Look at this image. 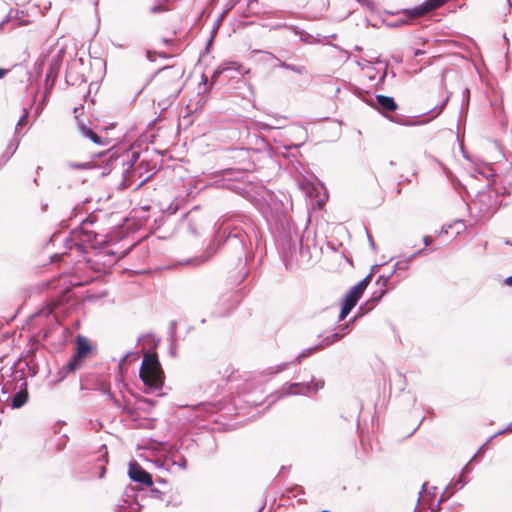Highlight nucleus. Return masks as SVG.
Listing matches in <instances>:
<instances>
[{
    "instance_id": "obj_27",
    "label": "nucleus",
    "mask_w": 512,
    "mask_h": 512,
    "mask_svg": "<svg viewBox=\"0 0 512 512\" xmlns=\"http://www.w3.org/2000/svg\"><path fill=\"white\" fill-rule=\"evenodd\" d=\"M227 11H223L219 17L214 21L213 23V26H212V29H211V32L210 34H212V37H216L221 25H222V22H223V19L225 18V15H226Z\"/></svg>"
},
{
    "instance_id": "obj_6",
    "label": "nucleus",
    "mask_w": 512,
    "mask_h": 512,
    "mask_svg": "<svg viewBox=\"0 0 512 512\" xmlns=\"http://www.w3.org/2000/svg\"><path fill=\"white\" fill-rule=\"evenodd\" d=\"M140 377L143 383L152 389H161L164 384V372L162 371L156 353L146 352L140 367Z\"/></svg>"
},
{
    "instance_id": "obj_41",
    "label": "nucleus",
    "mask_w": 512,
    "mask_h": 512,
    "mask_svg": "<svg viewBox=\"0 0 512 512\" xmlns=\"http://www.w3.org/2000/svg\"><path fill=\"white\" fill-rule=\"evenodd\" d=\"M9 160V155L2 154L0 156V168H2Z\"/></svg>"
},
{
    "instance_id": "obj_22",
    "label": "nucleus",
    "mask_w": 512,
    "mask_h": 512,
    "mask_svg": "<svg viewBox=\"0 0 512 512\" xmlns=\"http://www.w3.org/2000/svg\"><path fill=\"white\" fill-rule=\"evenodd\" d=\"M165 72H168L169 73V77L170 78H173V79H179L183 76L184 74V69H182L181 67H178L176 65H172V66H164L162 68H159L152 76V78H154L155 76H157L158 74H161V73H165Z\"/></svg>"
},
{
    "instance_id": "obj_1",
    "label": "nucleus",
    "mask_w": 512,
    "mask_h": 512,
    "mask_svg": "<svg viewBox=\"0 0 512 512\" xmlns=\"http://www.w3.org/2000/svg\"><path fill=\"white\" fill-rule=\"evenodd\" d=\"M247 221H249V218L244 214L223 216L214 225L213 240L208 245L205 255L178 260L171 267H198L214 255L218 249L222 248L225 254L231 258L232 264L238 269L233 283L237 286L240 285L249 273L247 264L254 259V253L250 248L251 239L247 231L240 225Z\"/></svg>"
},
{
    "instance_id": "obj_48",
    "label": "nucleus",
    "mask_w": 512,
    "mask_h": 512,
    "mask_svg": "<svg viewBox=\"0 0 512 512\" xmlns=\"http://www.w3.org/2000/svg\"><path fill=\"white\" fill-rule=\"evenodd\" d=\"M503 284H504V285H507V286H509V287H512V275H511V276L506 277V278L503 280Z\"/></svg>"
},
{
    "instance_id": "obj_60",
    "label": "nucleus",
    "mask_w": 512,
    "mask_h": 512,
    "mask_svg": "<svg viewBox=\"0 0 512 512\" xmlns=\"http://www.w3.org/2000/svg\"><path fill=\"white\" fill-rule=\"evenodd\" d=\"M47 208H48V204H47V203H46V204H42V205H41V210H42V211H46V210H47Z\"/></svg>"
},
{
    "instance_id": "obj_47",
    "label": "nucleus",
    "mask_w": 512,
    "mask_h": 512,
    "mask_svg": "<svg viewBox=\"0 0 512 512\" xmlns=\"http://www.w3.org/2000/svg\"><path fill=\"white\" fill-rule=\"evenodd\" d=\"M449 101V97H446V99L443 100V102L438 106L439 108V111H442L444 109V107L447 105ZM437 109V107H434L432 110H435Z\"/></svg>"
},
{
    "instance_id": "obj_20",
    "label": "nucleus",
    "mask_w": 512,
    "mask_h": 512,
    "mask_svg": "<svg viewBox=\"0 0 512 512\" xmlns=\"http://www.w3.org/2000/svg\"><path fill=\"white\" fill-rule=\"evenodd\" d=\"M98 157L104 158L103 162H105V165L102 167L103 171L101 172V176L105 177L112 170V162L117 161L119 159V156L116 154V152H111V150H107L105 152L99 153Z\"/></svg>"
},
{
    "instance_id": "obj_46",
    "label": "nucleus",
    "mask_w": 512,
    "mask_h": 512,
    "mask_svg": "<svg viewBox=\"0 0 512 512\" xmlns=\"http://www.w3.org/2000/svg\"><path fill=\"white\" fill-rule=\"evenodd\" d=\"M277 61H278V67L288 70V67H289L290 63H287L285 61H281L278 58H277Z\"/></svg>"
},
{
    "instance_id": "obj_17",
    "label": "nucleus",
    "mask_w": 512,
    "mask_h": 512,
    "mask_svg": "<svg viewBox=\"0 0 512 512\" xmlns=\"http://www.w3.org/2000/svg\"><path fill=\"white\" fill-rule=\"evenodd\" d=\"M401 13L405 16V19L400 20L399 22L393 24V26H397L400 24L407 23L408 21L414 20L416 18L423 17L428 12L426 10V7L424 6L423 2L417 6H414L412 8H406L401 11Z\"/></svg>"
},
{
    "instance_id": "obj_5",
    "label": "nucleus",
    "mask_w": 512,
    "mask_h": 512,
    "mask_svg": "<svg viewBox=\"0 0 512 512\" xmlns=\"http://www.w3.org/2000/svg\"><path fill=\"white\" fill-rule=\"evenodd\" d=\"M379 266L380 265H373L371 272L347 291L341 300L339 312V305L336 303L327 306L323 311L326 312L329 317L337 316V320H344L356 306L358 300L361 298L367 285L371 281L373 271L379 268Z\"/></svg>"
},
{
    "instance_id": "obj_32",
    "label": "nucleus",
    "mask_w": 512,
    "mask_h": 512,
    "mask_svg": "<svg viewBox=\"0 0 512 512\" xmlns=\"http://www.w3.org/2000/svg\"><path fill=\"white\" fill-rule=\"evenodd\" d=\"M200 84L204 85L203 93H209L213 87V83H209L208 77L205 74H202Z\"/></svg>"
},
{
    "instance_id": "obj_12",
    "label": "nucleus",
    "mask_w": 512,
    "mask_h": 512,
    "mask_svg": "<svg viewBox=\"0 0 512 512\" xmlns=\"http://www.w3.org/2000/svg\"><path fill=\"white\" fill-rule=\"evenodd\" d=\"M85 61L83 58H74L68 65L66 70L65 81L68 85H82L87 82L85 77Z\"/></svg>"
},
{
    "instance_id": "obj_37",
    "label": "nucleus",
    "mask_w": 512,
    "mask_h": 512,
    "mask_svg": "<svg viewBox=\"0 0 512 512\" xmlns=\"http://www.w3.org/2000/svg\"><path fill=\"white\" fill-rule=\"evenodd\" d=\"M189 232L194 236H200L201 233L198 231V229L195 227V225L190 221L188 224Z\"/></svg>"
},
{
    "instance_id": "obj_36",
    "label": "nucleus",
    "mask_w": 512,
    "mask_h": 512,
    "mask_svg": "<svg viewBox=\"0 0 512 512\" xmlns=\"http://www.w3.org/2000/svg\"><path fill=\"white\" fill-rule=\"evenodd\" d=\"M366 234H367V238H368V242H369V245L371 247V249L376 252L377 251V246L375 244V241L372 237V235L370 234V232L366 229Z\"/></svg>"
},
{
    "instance_id": "obj_2",
    "label": "nucleus",
    "mask_w": 512,
    "mask_h": 512,
    "mask_svg": "<svg viewBox=\"0 0 512 512\" xmlns=\"http://www.w3.org/2000/svg\"><path fill=\"white\" fill-rule=\"evenodd\" d=\"M273 205L275 209H270L269 212L266 211L264 216L267 222L272 225L277 232V241L281 249L282 257L286 268H289L294 262V259H298L297 252L302 239L299 237L291 219L283 211V203L275 201Z\"/></svg>"
},
{
    "instance_id": "obj_40",
    "label": "nucleus",
    "mask_w": 512,
    "mask_h": 512,
    "mask_svg": "<svg viewBox=\"0 0 512 512\" xmlns=\"http://www.w3.org/2000/svg\"><path fill=\"white\" fill-rule=\"evenodd\" d=\"M165 8L162 6V5H154L153 7H151L150 11L152 13H160L162 11H164Z\"/></svg>"
},
{
    "instance_id": "obj_38",
    "label": "nucleus",
    "mask_w": 512,
    "mask_h": 512,
    "mask_svg": "<svg viewBox=\"0 0 512 512\" xmlns=\"http://www.w3.org/2000/svg\"><path fill=\"white\" fill-rule=\"evenodd\" d=\"M215 37H212V34H210L209 39L207 40L206 46H205V53H209L210 48L213 45Z\"/></svg>"
},
{
    "instance_id": "obj_15",
    "label": "nucleus",
    "mask_w": 512,
    "mask_h": 512,
    "mask_svg": "<svg viewBox=\"0 0 512 512\" xmlns=\"http://www.w3.org/2000/svg\"><path fill=\"white\" fill-rule=\"evenodd\" d=\"M75 118L77 119L78 130L84 137L88 138L94 144L99 146H107L110 143L109 139L97 135L94 130L89 127L83 120H80L78 117Z\"/></svg>"
},
{
    "instance_id": "obj_26",
    "label": "nucleus",
    "mask_w": 512,
    "mask_h": 512,
    "mask_svg": "<svg viewBox=\"0 0 512 512\" xmlns=\"http://www.w3.org/2000/svg\"><path fill=\"white\" fill-rule=\"evenodd\" d=\"M448 1L449 0H425L423 4L426 7L427 12L429 13L442 7Z\"/></svg>"
},
{
    "instance_id": "obj_14",
    "label": "nucleus",
    "mask_w": 512,
    "mask_h": 512,
    "mask_svg": "<svg viewBox=\"0 0 512 512\" xmlns=\"http://www.w3.org/2000/svg\"><path fill=\"white\" fill-rule=\"evenodd\" d=\"M128 475L135 482L142 483L148 487L153 485L151 475L145 471L137 462H132L129 464Z\"/></svg>"
},
{
    "instance_id": "obj_33",
    "label": "nucleus",
    "mask_w": 512,
    "mask_h": 512,
    "mask_svg": "<svg viewBox=\"0 0 512 512\" xmlns=\"http://www.w3.org/2000/svg\"><path fill=\"white\" fill-rule=\"evenodd\" d=\"M305 389H309V387L307 385L295 383V384L291 385L290 393H294V394L303 393Z\"/></svg>"
},
{
    "instance_id": "obj_10",
    "label": "nucleus",
    "mask_w": 512,
    "mask_h": 512,
    "mask_svg": "<svg viewBox=\"0 0 512 512\" xmlns=\"http://www.w3.org/2000/svg\"><path fill=\"white\" fill-rule=\"evenodd\" d=\"M71 235L76 236L81 241L82 244V255L88 253V247L96 249L100 247L102 244H106L107 241L104 239V236L96 233L93 230H88L82 225L71 230Z\"/></svg>"
},
{
    "instance_id": "obj_19",
    "label": "nucleus",
    "mask_w": 512,
    "mask_h": 512,
    "mask_svg": "<svg viewBox=\"0 0 512 512\" xmlns=\"http://www.w3.org/2000/svg\"><path fill=\"white\" fill-rule=\"evenodd\" d=\"M241 67L240 64L236 63V62H229V63H223L221 65H219L212 73V76H211V81L212 83H216L218 78L225 72H228V71H235V72H238L239 71V68Z\"/></svg>"
},
{
    "instance_id": "obj_49",
    "label": "nucleus",
    "mask_w": 512,
    "mask_h": 512,
    "mask_svg": "<svg viewBox=\"0 0 512 512\" xmlns=\"http://www.w3.org/2000/svg\"><path fill=\"white\" fill-rule=\"evenodd\" d=\"M331 46H333L334 48L338 49L339 51L345 53L347 55V57L350 56V53L347 50H344V49H342L341 47H339V46H337L335 44H331Z\"/></svg>"
},
{
    "instance_id": "obj_16",
    "label": "nucleus",
    "mask_w": 512,
    "mask_h": 512,
    "mask_svg": "<svg viewBox=\"0 0 512 512\" xmlns=\"http://www.w3.org/2000/svg\"><path fill=\"white\" fill-rule=\"evenodd\" d=\"M367 103L372 107L379 106L381 110L388 112H393L398 108V105L393 97L382 94L376 95L374 100L372 99Z\"/></svg>"
},
{
    "instance_id": "obj_21",
    "label": "nucleus",
    "mask_w": 512,
    "mask_h": 512,
    "mask_svg": "<svg viewBox=\"0 0 512 512\" xmlns=\"http://www.w3.org/2000/svg\"><path fill=\"white\" fill-rule=\"evenodd\" d=\"M298 259H294L299 265H308L311 261L312 254L310 248L305 247L303 244V240L300 241L299 250L297 252Z\"/></svg>"
},
{
    "instance_id": "obj_11",
    "label": "nucleus",
    "mask_w": 512,
    "mask_h": 512,
    "mask_svg": "<svg viewBox=\"0 0 512 512\" xmlns=\"http://www.w3.org/2000/svg\"><path fill=\"white\" fill-rule=\"evenodd\" d=\"M64 312L65 308L58 300H51L43 303L41 307L30 313L26 317V320L32 321L37 318H49L50 316H53V320H61V318L65 316Z\"/></svg>"
},
{
    "instance_id": "obj_56",
    "label": "nucleus",
    "mask_w": 512,
    "mask_h": 512,
    "mask_svg": "<svg viewBox=\"0 0 512 512\" xmlns=\"http://www.w3.org/2000/svg\"><path fill=\"white\" fill-rule=\"evenodd\" d=\"M306 356H307V355H306V354H304V353L300 354V355L297 357V361H298V363H301L302 359H303L304 357H306Z\"/></svg>"
},
{
    "instance_id": "obj_28",
    "label": "nucleus",
    "mask_w": 512,
    "mask_h": 512,
    "mask_svg": "<svg viewBox=\"0 0 512 512\" xmlns=\"http://www.w3.org/2000/svg\"><path fill=\"white\" fill-rule=\"evenodd\" d=\"M98 221V217L95 214V211L89 213L84 219H82L80 225L85 227V225H94Z\"/></svg>"
},
{
    "instance_id": "obj_39",
    "label": "nucleus",
    "mask_w": 512,
    "mask_h": 512,
    "mask_svg": "<svg viewBox=\"0 0 512 512\" xmlns=\"http://www.w3.org/2000/svg\"><path fill=\"white\" fill-rule=\"evenodd\" d=\"M423 241V244L427 247V246H430L432 243H433V238L429 235H425L422 239Z\"/></svg>"
},
{
    "instance_id": "obj_8",
    "label": "nucleus",
    "mask_w": 512,
    "mask_h": 512,
    "mask_svg": "<svg viewBox=\"0 0 512 512\" xmlns=\"http://www.w3.org/2000/svg\"><path fill=\"white\" fill-rule=\"evenodd\" d=\"M75 343V352L71 359L64 366L68 373H72L78 370L82 366L83 361L92 353L94 349L89 340L80 334L77 335Z\"/></svg>"
},
{
    "instance_id": "obj_30",
    "label": "nucleus",
    "mask_w": 512,
    "mask_h": 512,
    "mask_svg": "<svg viewBox=\"0 0 512 512\" xmlns=\"http://www.w3.org/2000/svg\"><path fill=\"white\" fill-rule=\"evenodd\" d=\"M18 146H19V142L18 141L17 142L11 141L8 144L6 150H5V152L3 154L4 155H9V159H10L14 155V153L16 152Z\"/></svg>"
},
{
    "instance_id": "obj_61",
    "label": "nucleus",
    "mask_w": 512,
    "mask_h": 512,
    "mask_svg": "<svg viewBox=\"0 0 512 512\" xmlns=\"http://www.w3.org/2000/svg\"><path fill=\"white\" fill-rule=\"evenodd\" d=\"M444 233H447V230L445 227H442L441 230L439 231V235H442Z\"/></svg>"
},
{
    "instance_id": "obj_52",
    "label": "nucleus",
    "mask_w": 512,
    "mask_h": 512,
    "mask_svg": "<svg viewBox=\"0 0 512 512\" xmlns=\"http://www.w3.org/2000/svg\"><path fill=\"white\" fill-rule=\"evenodd\" d=\"M167 211L169 212L170 215H172V214H174L177 211V207H172V205H170L167 208Z\"/></svg>"
},
{
    "instance_id": "obj_31",
    "label": "nucleus",
    "mask_w": 512,
    "mask_h": 512,
    "mask_svg": "<svg viewBox=\"0 0 512 512\" xmlns=\"http://www.w3.org/2000/svg\"><path fill=\"white\" fill-rule=\"evenodd\" d=\"M288 70L300 75L307 73V68L304 65L289 64Z\"/></svg>"
},
{
    "instance_id": "obj_29",
    "label": "nucleus",
    "mask_w": 512,
    "mask_h": 512,
    "mask_svg": "<svg viewBox=\"0 0 512 512\" xmlns=\"http://www.w3.org/2000/svg\"><path fill=\"white\" fill-rule=\"evenodd\" d=\"M69 166L72 169H77V170H88V169L93 168V165L91 162H84V163L71 162V163H69Z\"/></svg>"
},
{
    "instance_id": "obj_64",
    "label": "nucleus",
    "mask_w": 512,
    "mask_h": 512,
    "mask_svg": "<svg viewBox=\"0 0 512 512\" xmlns=\"http://www.w3.org/2000/svg\"><path fill=\"white\" fill-rule=\"evenodd\" d=\"M315 39H320V40L322 41L324 38H323L320 34H317V35L315 36Z\"/></svg>"
},
{
    "instance_id": "obj_62",
    "label": "nucleus",
    "mask_w": 512,
    "mask_h": 512,
    "mask_svg": "<svg viewBox=\"0 0 512 512\" xmlns=\"http://www.w3.org/2000/svg\"><path fill=\"white\" fill-rule=\"evenodd\" d=\"M14 12H15L14 18L19 17V14H20V13H23L22 11H19V10H16V11H14Z\"/></svg>"
},
{
    "instance_id": "obj_7",
    "label": "nucleus",
    "mask_w": 512,
    "mask_h": 512,
    "mask_svg": "<svg viewBox=\"0 0 512 512\" xmlns=\"http://www.w3.org/2000/svg\"><path fill=\"white\" fill-rule=\"evenodd\" d=\"M243 297L244 293L240 288H233L222 292L215 304L213 316L219 318L229 317Z\"/></svg>"
},
{
    "instance_id": "obj_53",
    "label": "nucleus",
    "mask_w": 512,
    "mask_h": 512,
    "mask_svg": "<svg viewBox=\"0 0 512 512\" xmlns=\"http://www.w3.org/2000/svg\"><path fill=\"white\" fill-rule=\"evenodd\" d=\"M146 57H147V59H148L149 61H151V62H153V61H154V58H153V56H152V53H151V51H149V50H148V51H147V53H146Z\"/></svg>"
},
{
    "instance_id": "obj_63",
    "label": "nucleus",
    "mask_w": 512,
    "mask_h": 512,
    "mask_svg": "<svg viewBox=\"0 0 512 512\" xmlns=\"http://www.w3.org/2000/svg\"><path fill=\"white\" fill-rule=\"evenodd\" d=\"M421 54H423V51H421V50H419V49H418V50H416V52H415V56H418V55H421Z\"/></svg>"
},
{
    "instance_id": "obj_4",
    "label": "nucleus",
    "mask_w": 512,
    "mask_h": 512,
    "mask_svg": "<svg viewBox=\"0 0 512 512\" xmlns=\"http://www.w3.org/2000/svg\"><path fill=\"white\" fill-rule=\"evenodd\" d=\"M217 174L221 177L217 180L219 187L230 190L245 199H250L252 197L254 184L250 179L252 174L248 170L226 168L219 171Z\"/></svg>"
},
{
    "instance_id": "obj_3",
    "label": "nucleus",
    "mask_w": 512,
    "mask_h": 512,
    "mask_svg": "<svg viewBox=\"0 0 512 512\" xmlns=\"http://www.w3.org/2000/svg\"><path fill=\"white\" fill-rule=\"evenodd\" d=\"M426 254L427 252L425 248L419 249L413 254L409 255L403 261H398L397 263H395L393 270L388 275H380L376 281V284L379 286L378 289L372 293L371 297L365 303L359 306L356 315L350 320H359L360 318L365 316L369 311H371L388 292L387 286L390 282L391 277L397 272V270H408L409 265L414 258Z\"/></svg>"
},
{
    "instance_id": "obj_42",
    "label": "nucleus",
    "mask_w": 512,
    "mask_h": 512,
    "mask_svg": "<svg viewBox=\"0 0 512 512\" xmlns=\"http://www.w3.org/2000/svg\"><path fill=\"white\" fill-rule=\"evenodd\" d=\"M27 117H28V113H27V112H25V113L20 117V119L18 120V123H17V125H16V129H17L19 126H21V125H23V124L25 123V121H26Z\"/></svg>"
},
{
    "instance_id": "obj_25",
    "label": "nucleus",
    "mask_w": 512,
    "mask_h": 512,
    "mask_svg": "<svg viewBox=\"0 0 512 512\" xmlns=\"http://www.w3.org/2000/svg\"><path fill=\"white\" fill-rule=\"evenodd\" d=\"M451 183L454 189L460 194L461 198L465 200V196L468 194L466 186L458 178L455 177L451 178Z\"/></svg>"
},
{
    "instance_id": "obj_35",
    "label": "nucleus",
    "mask_w": 512,
    "mask_h": 512,
    "mask_svg": "<svg viewBox=\"0 0 512 512\" xmlns=\"http://www.w3.org/2000/svg\"><path fill=\"white\" fill-rule=\"evenodd\" d=\"M391 121L397 123V124H400V125H404V126H413V125H416L415 122H411V121H404L400 118H390Z\"/></svg>"
},
{
    "instance_id": "obj_44",
    "label": "nucleus",
    "mask_w": 512,
    "mask_h": 512,
    "mask_svg": "<svg viewBox=\"0 0 512 512\" xmlns=\"http://www.w3.org/2000/svg\"><path fill=\"white\" fill-rule=\"evenodd\" d=\"M162 224H163V217L162 216H160L159 218H155V220H154L155 228H157V229L160 228L162 226Z\"/></svg>"
},
{
    "instance_id": "obj_50",
    "label": "nucleus",
    "mask_w": 512,
    "mask_h": 512,
    "mask_svg": "<svg viewBox=\"0 0 512 512\" xmlns=\"http://www.w3.org/2000/svg\"><path fill=\"white\" fill-rule=\"evenodd\" d=\"M8 72V69L0 68V79L4 78Z\"/></svg>"
},
{
    "instance_id": "obj_59",
    "label": "nucleus",
    "mask_w": 512,
    "mask_h": 512,
    "mask_svg": "<svg viewBox=\"0 0 512 512\" xmlns=\"http://www.w3.org/2000/svg\"><path fill=\"white\" fill-rule=\"evenodd\" d=\"M503 39L506 42V44L509 45V38L507 37L506 33L503 34Z\"/></svg>"
},
{
    "instance_id": "obj_54",
    "label": "nucleus",
    "mask_w": 512,
    "mask_h": 512,
    "mask_svg": "<svg viewBox=\"0 0 512 512\" xmlns=\"http://www.w3.org/2000/svg\"><path fill=\"white\" fill-rule=\"evenodd\" d=\"M89 282H90L89 280L79 281V282H75L74 285L81 286V285H86Z\"/></svg>"
},
{
    "instance_id": "obj_18",
    "label": "nucleus",
    "mask_w": 512,
    "mask_h": 512,
    "mask_svg": "<svg viewBox=\"0 0 512 512\" xmlns=\"http://www.w3.org/2000/svg\"><path fill=\"white\" fill-rule=\"evenodd\" d=\"M278 27H285L288 28L293 34L299 36L300 41H302L305 44H315L320 43V39H315V36L308 33L304 29H300L299 27L295 25H279Z\"/></svg>"
},
{
    "instance_id": "obj_24",
    "label": "nucleus",
    "mask_w": 512,
    "mask_h": 512,
    "mask_svg": "<svg viewBox=\"0 0 512 512\" xmlns=\"http://www.w3.org/2000/svg\"><path fill=\"white\" fill-rule=\"evenodd\" d=\"M28 392L27 390H20L17 392L12 399V407L20 408L28 401Z\"/></svg>"
},
{
    "instance_id": "obj_23",
    "label": "nucleus",
    "mask_w": 512,
    "mask_h": 512,
    "mask_svg": "<svg viewBox=\"0 0 512 512\" xmlns=\"http://www.w3.org/2000/svg\"><path fill=\"white\" fill-rule=\"evenodd\" d=\"M64 246L69 249H76L81 255H82V244L81 241L79 242V239L71 235V231L69 232V236L64 241Z\"/></svg>"
},
{
    "instance_id": "obj_45",
    "label": "nucleus",
    "mask_w": 512,
    "mask_h": 512,
    "mask_svg": "<svg viewBox=\"0 0 512 512\" xmlns=\"http://www.w3.org/2000/svg\"><path fill=\"white\" fill-rule=\"evenodd\" d=\"M13 13H14V10L11 9L9 14L7 15L6 19H4L2 22H0V27H2L5 23H7L9 19L14 18V16L12 15Z\"/></svg>"
},
{
    "instance_id": "obj_34",
    "label": "nucleus",
    "mask_w": 512,
    "mask_h": 512,
    "mask_svg": "<svg viewBox=\"0 0 512 512\" xmlns=\"http://www.w3.org/2000/svg\"><path fill=\"white\" fill-rule=\"evenodd\" d=\"M85 202H88V199H86L84 202H82V204H78V205H76V206L72 209V211H71V217H77V215H78L79 213H81V212H82V205H83Z\"/></svg>"
},
{
    "instance_id": "obj_43",
    "label": "nucleus",
    "mask_w": 512,
    "mask_h": 512,
    "mask_svg": "<svg viewBox=\"0 0 512 512\" xmlns=\"http://www.w3.org/2000/svg\"><path fill=\"white\" fill-rule=\"evenodd\" d=\"M23 308H24L23 306L18 307V309L16 310V312H15L13 315H11L9 318H6L5 320H11V321L16 320L17 316L19 315L20 311H21Z\"/></svg>"
},
{
    "instance_id": "obj_55",
    "label": "nucleus",
    "mask_w": 512,
    "mask_h": 512,
    "mask_svg": "<svg viewBox=\"0 0 512 512\" xmlns=\"http://www.w3.org/2000/svg\"><path fill=\"white\" fill-rule=\"evenodd\" d=\"M463 95H464V96H465V95L467 96V103H468V102H469V97H470V91H469V89H468V88H466V89L464 90Z\"/></svg>"
},
{
    "instance_id": "obj_9",
    "label": "nucleus",
    "mask_w": 512,
    "mask_h": 512,
    "mask_svg": "<svg viewBox=\"0 0 512 512\" xmlns=\"http://www.w3.org/2000/svg\"><path fill=\"white\" fill-rule=\"evenodd\" d=\"M500 193L496 189H492L490 184L486 185V189L479 191L476 196V203L479 204V211L482 213L494 214L502 202L500 201Z\"/></svg>"
},
{
    "instance_id": "obj_58",
    "label": "nucleus",
    "mask_w": 512,
    "mask_h": 512,
    "mask_svg": "<svg viewBox=\"0 0 512 512\" xmlns=\"http://www.w3.org/2000/svg\"><path fill=\"white\" fill-rule=\"evenodd\" d=\"M323 38L324 39H328V38L334 39V38H336V34H331V35L323 36Z\"/></svg>"
},
{
    "instance_id": "obj_57",
    "label": "nucleus",
    "mask_w": 512,
    "mask_h": 512,
    "mask_svg": "<svg viewBox=\"0 0 512 512\" xmlns=\"http://www.w3.org/2000/svg\"><path fill=\"white\" fill-rule=\"evenodd\" d=\"M257 0H249L247 3L248 8H251L254 3H257Z\"/></svg>"
},
{
    "instance_id": "obj_13",
    "label": "nucleus",
    "mask_w": 512,
    "mask_h": 512,
    "mask_svg": "<svg viewBox=\"0 0 512 512\" xmlns=\"http://www.w3.org/2000/svg\"><path fill=\"white\" fill-rule=\"evenodd\" d=\"M61 65H62V56L60 54L53 56L49 63V66H48V69H47L46 75H45V80H44V86H45L44 97L45 98L51 93V91L53 89V86L58 77Z\"/></svg>"
},
{
    "instance_id": "obj_51",
    "label": "nucleus",
    "mask_w": 512,
    "mask_h": 512,
    "mask_svg": "<svg viewBox=\"0 0 512 512\" xmlns=\"http://www.w3.org/2000/svg\"><path fill=\"white\" fill-rule=\"evenodd\" d=\"M343 335H339L338 333L333 335V338L328 341V344L333 343L334 341L340 339Z\"/></svg>"
}]
</instances>
